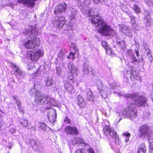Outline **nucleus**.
I'll use <instances>...</instances> for the list:
<instances>
[{
  "label": "nucleus",
  "instance_id": "obj_1",
  "mask_svg": "<svg viewBox=\"0 0 153 153\" xmlns=\"http://www.w3.org/2000/svg\"><path fill=\"white\" fill-rule=\"evenodd\" d=\"M37 29H33L32 30L26 29L23 32V33L28 36L30 38H29L23 41V46L27 48L33 49V51L28 52L27 54L28 58L31 60H36L39 59L40 57L43 55V52L40 50L33 49L36 46L39 44V42H36L37 38L35 36L37 34Z\"/></svg>",
  "mask_w": 153,
  "mask_h": 153
},
{
  "label": "nucleus",
  "instance_id": "obj_2",
  "mask_svg": "<svg viewBox=\"0 0 153 153\" xmlns=\"http://www.w3.org/2000/svg\"><path fill=\"white\" fill-rule=\"evenodd\" d=\"M34 102L39 105L46 103L52 106H55L56 104V101L54 98L49 97L48 95L42 94L40 92L36 93Z\"/></svg>",
  "mask_w": 153,
  "mask_h": 153
},
{
  "label": "nucleus",
  "instance_id": "obj_3",
  "mask_svg": "<svg viewBox=\"0 0 153 153\" xmlns=\"http://www.w3.org/2000/svg\"><path fill=\"white\" fill-rule=\"evenodd\" d=\"M124 97L131 98L134 102L133 105H136L138 107H144L147 103L148 100L146 97L142 95H139L137 93L127 94L124 95Z\"/></svg>",
  "mask_w": 153,
  "mask_h": 153
},
{
  "label": "nucleus",
  "instance_id": "obj_4",
  "mask_svg": "<svg viewBox=\"0 0 153 153\" xmlns=\"http://www.w3.org/2000/svg\"><path fill=\"white\" fill-rule=\"evenodd\" d=\"M94 25L98 29V32L106 36L112 35L115 33V31L110 26L104 22L103 19Z\"/></svg>",
  "mask_w": 153,
  "mask_h": 153
},
{
  "label": "nucleus",
  "instance_id": "obj_5",
  "mask_svg": "<svg viewBox=\"0 0 153 153\" xmlns=\"http://www.w3.org/2000/svg\"><path fill=\"white\" fill-rule=\"evenodd\" d=\"M86 13L88 14V16L89 17V19L91 20V23L94 25L102 19V18L98 16L99 14L98 10L95 8H92L87 10Z\"/></svg>",
  "mask_w": 153,
  "mask_h": 153
},
{
  "label": "nucleus",
  "instance_id": "obj_6",
  "mask_svg": "<svg viewBox=\"0 0 153 153\" xmlns=\"http://www.w3.org/2000/svg\"><path fill=\"white\" fill-rule=\"evenodd\" d=\"M65 19L64 17H60L59 19L56 20L53 24L57 28L62 29L64 30H71L73 26L72 23L70 22L65 24Z\"/></svg>",
  "mask_w": 153,
  "mask_h": 153
},
{
  "label": "nucleus",
  "instance_id": "obj_7",
  "mask_svg": "<svg viewBox=\"0 0 153 153\" xmlns=\"http://www.w3.org/2000/svg\"><path fill=\"white\" fill-rule=\"evenodd\" d=\"M123 114L125 117L133 120L137 117V111L134 105L131 104L128 108H126L123 111Z\"/></svg>",
  "mask_w": 153,
  "mask_h": 153
},
{
  "label": "nucleus",
  "instance_id": "obj_8",
  "mask_svg": "<svg viewBox=\"0 0 153 153\" xmlns=\"http://www.w3.org/2000/svg\"><path fill=\"white\" fill-rule=\"evenodd\" d=\"M139 137L144 138L148 137L151 134V127L146 124L143 125L139 128Z\"/></svg>",
  "mask_w": 153,
  "mask_h": 153
},
{
  "label": "nucleus",
  "instance_id": "obj_9",
  "mask_svg": "<svg viewBox=\"0 0 153 153\" xmlns=\"http://www.w3.org/2000/svg\"><path fill=\"white\" fill-rule=\"evenodd\" d=\"M29 143L34 149L39 152L42 151L43 147L42 145L38 140L30 138L29 139Z\"/></svg>",
  "mask_w": 153,
  "mask_h": 153
},
{
  "label": "nucleus",
  "instance_id": "obj_10",
  "mask_svg": "<svg viewBox=\"0 0 153 153\" xmlns=\"http://www.w3.org/2000/svg\"><path fill=\"white\" fill-rule=\"evenodd\" d=\"M97 84V88L99 90L102 97L104 99L107 98L108 97V94L107 92L104 89L102 81L100 80H98Z\"/></svg>",
  "mask_w": 153,
  "mask_h": 153
},
{
  "label": "nucleus",
  "instance_id": "obj_11",
  "mask_svg": "<svg viewBox=\"0 0 153 153\" xmlns=\"http://www.w3.org/2000/svg\"><path fill=\"white\" fill-rule=\"evenodd\" d=\"M67 7V4L65 3L59 4L55 7L54 12L56 14L59 15L65 11Z\"/></svg>",
  "mask_w": 153,
  "mask_h": 153
},
{
  "label": "nucleus",
  "instance_id": "obj_12",
  "mask_svg": "<svg viewBox=\"0 0 153 153\" xmlns=\"http://www.w3.org/2000/svg\"><path fill=\"white\" fill-rule=\"evenodd\" d=\"M103 132L106 135H110L113 138L116 137L117 136L116 131L107 125H106L104 128Z\"/></svg>",
  "mask_w": 153,
  "mask_h": 153
},
{
  "label": "nucleus",
  "instance_id": "obj_13",
  "mask_svg": "<svg viewBox=\"0 0 153 153\" xmlns=\"http://www.w3.org/2000/svg\"><path fill=\"white\" fill-rule=\"evenodd\" d=\"M65 131L67 134L77 135L78 134V129L74 126H68L66 127Z\"/></svg>",
  "mask_w": 153,
  "mask_h": 153
},
{
  "label": "nucleus",
  "instance_id": "obj_14",
  "mask_svg": "<svg viewBox=\"0 0 153 153\" xmlns=\"http://www.w3.org/2000/svg\"><path fill=\"white\" fill-rule=\"evenodd\" d=\"M127 53L131 58V62L133 64L136 65L139 64V63L142 62V64L143 65L144 63V62H143V58L137 60V59L135 57L134 54L132 53L131 50H128Z\"/></svg>",
  "mask_w": 153,
  "mask_h": 153
},
{
  "label": "nucleus",
  "instance_id": "obj_15",
  "mask_svg": "<svg viewBox=\"0 0 153 153\" xmlns=\"http://www.w3.org/2000/svg\"><path fill=\"white\" fill-rule=\"evenodd\" d=\"M115 35L117 39V44L118 45L119 47L123 49L125 46V42L122 38L123 36L121 35H119L115 33L112 34L113 36Z\"/></svg>",
  "mask_w": 153,
  "mask_h": 153
},
{
  "label": "nucleus",
  "instance_id": "obj_16",
  "mask_svg": "<svg viewBox=\"0 0 153 153\" xmlns=\"http://www.w3.org/2000/svg\"><path fill=\"white\" fill-rule=\"evenodd\" d=\"M145 15L144 17V22L147 27L151 25V19L150 13L147 10H145L144 13Z\"/></svg>",
  "mask_w": 153,
  "mask_h": 153
},
{
  "label": "nucleus",
  "instance_id": "obj_17",
  "mask_svg": "<svg viewBox=\"0 0 153 153\" xmlns=\"http://www.w3.org/2000/svg\"><path fill=\"white\" fill-rule=\"evenodd\" d=\"M12 67L14 68L15 75L18 77L24 78L25 76V73L17 67L16 65L12 64Z\"/></svg>",
  "mask_w": 153,
  "mask_h": 153
},
{
  "label": "nucleus",
  "instance_id": "obj_18",
  "mask_svg": "<svg viewBox=\"0 0 153 153\" xmlns=\"http://www.w3.org/2000/svg\"><path fill=\"white\" fill-rule=\"evenodd\" d=\"M36 0H17V2L22 3L23 5L28 7H33L35 3L34 1Z\"/></svg>",
  "mask_w": 153,
  "mask_h": 153
},
{
  "label": "nucleus",
  "instance_id": "obj_19",
  "mask_svg": "<svg viewBox=\"0 0 153 153\" xmlns=\"http://www.w3.org/2000/svg\"><path fill=\"white\" fill-rule=\"evenodd\" d=\"M68 70L71 72L70 74L71 76L70 77V79L72 80L73 79V73L76 74L77 73V69L73 63H70L68 64Z\"/></svg>",
  "mask_w": 153,
  "mask_h": 153
},
{
  "label": "nucleus",
  "instance_id": "obj_20",
  "mask_svg": "<svg viewBox=\"0 0 153 153\" xmlns=\"http://www.w3.org/2000/svg\"><path fill=\"white\" fill-rule=\"evenodd\" d=\"M48 119L51 123H54L56 120V110L53 109L51 110L48 114Z\"/></svg>",
  "mask_w": 153,
  "mask_h": 153
},
{
  "label": "nucleus",
  "instance_id": "obj_21",
  "mask_svg": "<svg viewBox=\"0 0 153 153\" xmlns=\"http://www.w3.org/2000/svg\"><path fill=\"white\" fill-rule=\"evenodd\" d=\"M77 102L79 105L81 107H84L86 105L82 97L80 95H79L77 97Z\"/></svg>",
  "mask_w": 153,
  "mask_h": 153
},
{
  "label": "nucleus",
  "instance_id": "obj_22",
  "mask_svg": "<svg viewBox=\"0 0 153 153\" xmlns=\"http://www.w3.org/2000/svg\"><path fill=\"white\" fill-rule=\"evenodd\" d=\"M9 0H0V7H3L6 5L12 7L14 8L13 5L16 6V5H13L12 4H8Z\"/></svg>",
  "mask_w": 153,
  "mask_h": 153
},
{
  "label": "nucleus",
  "instance_id": "obj_23",
  "mask_svg": "<svg viewBox=\"0 0 153 153\" xmlns=\"http://www.w3.org/2000/svg\"><path fill=\"white\" fill-rule=\"evenodd\" d=\"M86 98L87 100L90 102H92L94 100V97L90 89L87 92Z\"/></svg>",
  "mask_w": 153,
  "mask_h": 153
},
{
  "label": "nucleus",
  "instance_id": "obj_24",
  "mask_svg": "<svg viewBox=\"0 0 153 153\" xmlns=\"http://www.w3.org/2000/svg\"><path fill=\"white\" fill-rule=\"evenodd\" d=\"M69 16L71 19L76 18V10L74 8H72L70 13L69 14Z\"/></svg>",
  "mask_w": 153,
  "mask_h": 153
},
{
  "label": "nucleus",
  "instance_id": "obj_25",
  "mask_svg": "<svg viewBox=\"0 0 153 153\" xmlns=\"http://www.w3.org/2000/svg\"><path fill=\"white\" fill-rule=\"evenodd\" d=\"M76 143L81 144H83L85 146H88V144L86 143L83 139L79 137H76L74 140Z\"/></svg>",
  "mask_w": 153,
  "mask_h": 153
},
{
  "label": "nucleus",
  "instance_id": "obj_26",
  "mask_svg": "<svg viewBox=\"0 0 153 153\" xmlns=\"http://www.w3.org/2000/svg\"><path fill=\"white\" fill-rule=\"evenodd\" d=\"M118 84L113 82L109 84L110 88L113 90H116L117 91L120 90V87L117 85Z\"/></svg>",
  "mask_w": 153,
  "mask_h": 153
},
{
  "label": "nucleus",
  "instance_id": "obj_27",
  "mask_svg": "<svg viewBox=\"0 0 153 153\" xmlns=\"http://www.w3.org/2000/svg\"><path fill=\"white\" fill-rule=\"evenodd\" d=\"M64 87L65 89L68 90L70 93H71L74 90L73 86L70 83L65 84Z\"/></svg>",
  "mask_w": 153,
  "mask_h": 153
},
{
  "label": "nucleus",
  "instance_id": "obj_28",
  "mask_svg": "<svg viewBox=\"0 0 153 153\" xmlns=\"http://www.w3.org/2000/svg\"><path fill=\"white\" fill-rule=\"evenodd\" d=\"M45 81L46 84V85L48 86H51L53 83L52 79L50 77H48L46 78Z\"/></svg>",
  "mask_w": 153,
  "mask_h": 153
},
{
  "label": "nucleus",
  "instance_id": "obj_29",
  "mask_svg": "<svg viewBox=\"0 0 153 153\" xmlns=\"http://www.w3.org/2000/svg\"><path fill=\"white\" fill-rule=\"evenodd\" d=\"M128 15L130 18L131 23L133 24L134 26L135 27L137 26V25L135 24V17L132 14V13L131 12V13H128Z\"/></svg>",
  "mask_w": 153,
  "mask_h": 153
},
{
  "label": "nucleus",
  "instance_id": "obj_30",
  "mask_svg": "<svg viewBox=\"0 0 153 153\" xmlns=\"http://www.w3.org/2000/svg\"><path fill=\"white\" fill-rule=\"evenodd\" d=\"M146 148L144 144H141L139 147L138 153H146Z\"/></svg>",
  "mask_w": 153,
  "mask_h": 153
},
{
  "label": "nucleus",
  "instance_id": "obj_31",
  "mask_svg": "<svg viewBox=\"0 0 153 153\" xmlns=\"http://www.w3.org/2000/svg\"><path fill=\"white\" fill-rule=\"evenodd\" d=\"M130 77L134 78V77H135L136 75L137 74L136 73V71L135 70L134 68L132 66H130Z\"/></svg>",
  "mask_w": 153,
  "mask_h": 153
},
{
  "label": "nucleus",
  "instance_id": "obj_32",
  "mask_svg": "<svg viewBox=\"0 0 153 153\" xmlns=\"http://www.w3.org/2000/svg\"><path fill=\"white\" fill-rule=\"evenodd\" d=\"M92 69L91 68H90L88 65H84L83 71L85 74H87L89 73V72Z\"/></svg>",
  "mask_w": 153,
  "mask_h": 153
},
{
  "label": "nucleus",
  "instance_id": "obj_33",
  "mask_svg": "<svg viewBox=\"0 0 153 153\" xmlns=\"http://www.w3.org/2000/svg\"><path fill=\"white\" fill-rule=\"evenodd\" d=\"M123 135L124 137L125 142L126 143V145L127 143L128 142L129 138L130 136V134L128 132H125L123 133Z\"/></svg>",
  "mask_w": 153,
  "mask_h": 153
},
{
  "label": "nucleus",
  "instance_id": "obj_34",
  "mask_svg": "<svg viewBox=\"0 0 153 153\" xmlns=\"http://www.w3.org/2000/svg\"><path fill=\"white\" fill-rule=\"evenodd\" d=\"M21 124L24 127H26L28 125V121L26 120L21 119L19 121Z\"/></svg>",
  "mask_w": 153,
  "mask_h": 153
},
{
  "label": "nucleus",
  "instance_id": "obj_35",
  "mask_svg": "<svg viewBox=\"0 0 153 153\" xmlns=\"http://www.w3.org/2000/svg\"><path fill=\"white\" fill-rule=\"evenodd\" d=\"M133 9L135 12L137 13H139L140 12V9L139 7L136 4L134 5Z\"/></svg>",
  "mask_w": 153,
  "mask_h": 153
},
{
  "label": "nucleus",
  "instance_id": "obj_36",
  "mask_svg": "<svg viewBox=\"0 0 153 153\" xmlns=\"http://www.w3.org/2000/svg\"><path fill=\"white\" fill-rule=\"evenodd\" d=\"M12 97L13 99L16 102V103L18 107L20 106L21 104V102L20 100L18 99V98L15 96H13Z\"/></svg>",
  "mask_w": 153,
  "mask_h": 153
},
{
  "label": "nucleus",
  "instance_id": "obj_37",
  "mask_svg": "<svg viewBox=\"0 0 153 153\" xmlns=\"http://www.w3.org/2000/svg\"><path fill=\"white\" fill-rule=\"evenodd\" d=\"M39 126L43 130H46L47 127L45 124L42 123H40L39 124Z\"/></svg>",
  "mask_w": 153,
  "mask_h": 153
},
{
  "label": "nucleus",
  "instance_id": "obj_38",
  "mask_svg": "<svg viewBox=\"0 0 153 153\" xmlns=\"http://www.w3.org/2000/svg\"><path fill=\"white\" fill-rule=\"evenodd\" d=\"M124 34L129 37H131L132 36L131 31L128 27H127V28L126 29V31L125 32Z\"/></svg>",
  "mask_w": 153,
  "mask_h": 153
},
{
  "label": "nucleus",
  "instance_id": "obj_39",
  "mask_svg": "<svg viewBox=\"0 0 153 153\" xmlns=\"http://www.w3.org/2000/svg\"><path fill=\"white\" fill-rule=\"evenodd\" d=\"M120 31L124 33L126 31V29L127 28V27L124 25H122L120 26Z\"/></svg>",
  "mask_w": 153,
  "mask_h": 153
},
{
  "label": "nucleus",
  "instance_id": "obj_40",
  "mask_svg": "<svg viewBox=\"0 0 153 153\" xmlns=\"http://www.w3.org/2000/svg\"><path fill=\"white\" fill-rule=\"evenodd\" d=\"M101 44L102 46L105 48L106 51V52H107L108 50H107V48H108V46L107 43L105 41H103L102 42Z\"/></svg>",
  "mask_w": 153,
  "mask_h": 153
},
{
  "label": "nucleus",
  "instance_id": "obj_41",
  "mask_svg": "<svg viewBox=\"0 0 153 153\" xmlns=\"http://www.w3.org/2000/svg\"><path fill=\"white\" fill-rule=\"evenodd\" d=\"M151 51H148L147 52V55L149 59V61L151 62L153 59L152 55L151 54Z\"/></svg>",
  "mask_w": 153,
  "mask_h": 153
},
{
  "label": "nucleus",
  "instance_id": "obj_42",
  "mask_svg": "<svg viewBox=\"0 0 153 153\" xmlns=\"http://www.w3.org/2000/svg\"><path fill=\"white\" fill-rule=\"evenodd\" d=\"M37 92L39 91L36 90L34 88H32L31 89L30 91V93L31 95L34 94V93L35 95V99H36V93Z\"/></svg>",
  "mask_w": 153,
  "mask_h": 153
},
{
  "label": "nucleus",
  "instance_id": "obj_43",
  "mask_svg": "<svg viewBox=\"0 0 153 153\" xmlns=\"http://www.w3.org/2000/svg\"><path fill=\"white\" fill-rule=\"evenodd\" d=\"M84 2V4L83 3H82V4H80V5L82 7H84L85 6V5H86V6H88L90 4L91 2L90 0H85Z\"/></svg>",
  "mask_w": 153,
  "mask_h": 153
},
{
  "label": "nucleus",
  "instance_id": "obj_44",
  "mask_svg": "<svg viewBox=\"0 0 153 153\" xmlns=\"http://www.w3.org/2000/svg\"><path fill=\"white\" fill-rule=\"evenodd\" d=\"M148 138L149 139L150 145H153V135L151 134Z\"/></svg>",
  "mask_w": 153,
  "mask_h": 153
},
{
  "label": "nucleus",
  "instance_id": "obj_45",
  "mask_svg": "<svg viewBox=\"0 0 153 153\" xmlns=\"http://www.w3.org/2000/svg\"><path fill=\"white\" fill-rule=\"evenodd\" d=\"M122 10L123 11L127 13L128 15V13H131V12L129 11L128 8L127 7H126V6H123L122 7Z\"/></svg>",
  "mask_w": 153,
  "mask_h": 153
},
{
  "label": "nucleus",
  "instance_id": "obj_46",
  "mask_svg": "<svg viewBox=\"0 0 153 153\" xmlns=\"http://www.w3.org/2000/svg\"><path fill=\"white\" fill-rule=\"evenodd\" d=\"M74 54L73 52H71L68 56L67 57L69 59H74L75 58V57L74 56Z\"/></svg>",
  "mask_w": 153,
  "mask_h": 153
},
{
  "label": "nucleus",
  "instance_id": "obj_47",
  "mask_svg": "<svg viewBox=\"0 0 153 153\" xmlns=\"http://www.w3.org/2000/svg\"><path fill=\"white\" fill-rule=\"evenodd\" d=\"M10 131L12 134H14L16 132V127L14 126H13L12 127V126H10Z\"/></svg>",
  "mask_w": 153,
  "mask_h": 153
},
{
  "label": "nucleus",
  "instance_id": "obj_48",
  "mask_svg": "<svg viewBox=\"0 0 153 153\" xmlns=\"http://www.w3.org/2000/svg\"><path fill=\"white\" fill-rule=\"evenodd\" d=\"M143 46L145 50L147 52L148 51H151L149 50V46L146 43H143Z\"/></svg>",
  "mask_w": 153,
  "mask_h": 153
},
{
  "label": "nucleus",
  "instance_id": "obj_49",
  "mask_svg": "<svg viewBox=\"0 0 153 153\" xmlns=\"http://www.w3.org/2000/svg\"><path fill=\"white\" fill-rule=\"evenodd\" d=\"M75 153H85L84 149H79L76 150Z\"/></svg>",
  "mask_w": 153,
  "mask_h": 153
},
{
  "label": "nucleus",
  "instance_id": "obj_50",
  "mask_svg": "<svg viewBox=\"0 0 153 153\" xmlns=\"http://www.w3.org/2000/svg\"><path fill=\"white\" fill-rule=\"evenodd\" d=\"M65 53V50L62 49L60 51V56H61L62 57L64 56Z\"/></svg>",
  "mask_w": 153,
  "mask_h": 153
},
{
  "label": "nucleus",
  "instance_id": "obj_51",
  "mask_svg": "<svg viewBox=\"0 0 153 153\" xmlns=\"http://www.w3.org/2000/svg\"><path fill=\"white\" fill-rule=\"evenodd\" d=\"M114 138L115 139V144L117 145L119 144L120 143V140L118 136H117L116 137H114Z\"/></svg>",
  "mask_w": 153,
  "mask_h": 153
},
{
  "label": "nucleus",
  "instance_id": "obj_52",
  "mask_svg": "<svg viewBox=\"0 0 153 153\" xmlns=\"http://www.w3.org/2000/svg\"><path fill=\"white\" fill-rule=\"evenodd\" d=\"M58 88L56 85H54L51 87V90L53 91H56L58 90Z\"/></svg>",
  "mask_w": 153,
  "mask_h": 153
},
{
  "label": "nucleus",
  "instance_id": "obj_53",
  "mask_svg": "<svg viewBox=\"0 0 153 153\" xmlns=\"http://www.w3.org/2000/svg\"><path fill=\"white\" fill-rule=\"evenodd\" d=\"M149 152V153H153V145H150Z\"/></svg>",
  "mask_w": 153,
  "mask_h": 153
},
{
  "label": "nucleus",
  "instance_id": "obj_54",
  "mask_svg": "<svg viewBox=\"0 0 153 153\" xmlns=\"http://www.w3.org/2000/svg\"><path fill=\"white\" fill-rule=\"evenodd\" d=\"M72 47L73 48V50L75 52L77 51V48L75 45L73 44Z\"/></svg>",
  "mask_w": 153,
  "mask_h": 153
},
{
  "label": "nucleus",
  "instance_id": "obj_55",
  "mask_svg": "<svg viewBox=\"0 0 153 153\" xmlns=\"http://www.w3.org/2000/svg\"><path fill=\"white\" fill-rule=\"evenodd\" d=\"M145 2L147 4H150V3L153 2V0H145Z\"/></svg>",
  "mask_w": 153,
  "mask_h": 153
},
{
  "label": "nucleus",
  "instance_id": "obj_56",
  "mask_svg": "<svg viewBox=\"0 0 153 153\" xmlns=\"http://www.w3.org/2000/svg\"><path fill=\"white\" fill-rule=\"evenodd\" d=\"M94 1L96 3H101L103 2V0H94Z\"/></svg>",
  "mask_w": 153,
  "mask_h": 153
},
{
  "label": "nucleus",
  "instance_id": "obj_57",
  "mask_svg": "<svg viewBox=\"0 0 153 153\" xmlns=\"http://www.w3.org/2000/svg\"><path fill=\"white\" fill-rule=\"evenodd\" d=\"M64 121L65 122H66L67 123H70V120L68 118L66 117L65 118V119L64 120Z\"/></svg>",
  "mask_w": 153,
  "mask_h": 153
},
{
  "label": "nucleus",
  "instance_id": "obj_58",
  "mask_svg": "<svg viewBox=\"0 0 153 153\" xmlns=\"http://www.w3.org/2000/svg\"><path fill=\"white\" fill-rule=\"evenodd\" d=\"M134 78H135L137 80H140V76L137 74L135 76V77H134Z\"/></svg>",
  "mask_w": 153,
  "mask_h": 153
},
{
  "label": "nucleus",
  "instance_id": "obj_59",
  "mask_svg": "<svg viewBox=\"0 0 153 153\" xmlns=\"http://www.w3.org/2000/svg\"><path fill=\"white\" fill-rule=\"evenodd\" d=\"M61 72L60 68H56V73L58 74H59Z\"/></svg>",
  "mask_w": 153,
  "mask_h": 153
},
{
  "label": "nucleus",
  "instance_id": "obj_60",
  "mask_svg": "<svg viewBox=\"0 0 153 153\" xmlns=\"http://www.w3.org/2000/svg\"><path fill=\"white\" fill-rule=\"evenodd\" d=\"M28 68L29 70H32L35 71H36V68L34 66L31 67V68L29 67Z\"/></svg>",
  "mask_w": 153,
  "mask_h": 153
},
{
  "label": "nucleus",
  "instance_id": "obj_61",
  "mask_svg": "<svg viewBox=\"0 0 153 153\" xmlns=\"http://www.w3.org/2000/svg\"><path fill=\"white\" fill-rule=\"evenodd\" d=\"M88 153H94V152L93 149L90 148L88 150Z\"/></svg>",
  "mask_w": 153,
  "mask_h": 153
},
{
  "label": "nucleus",
  "instance_id": "obj_62",
  "mask_svg": "<svg viewBox=\"0 0 153 153\" xmlns=\"http://www.w3.org/2000/svg\"><path fill=\"white\" fill-rule=\"evenodd\" d=\"M36 127L35 126H34L33 127H31L30 128V129L31 130L35 131L36 130Z\"/></svg>",
  "mask_w": 153,
  "mask_h": 153
},
{
  "label": "nucleus",
  "instance_id": "obj_63",
  "mask_svg": "<svg viewBox=\"0 0 153 153\" xmlns=\"http://www.w3.org/2000/svg\"><path fill=\"white\" fill-rule=\"evenodd\" d=\"M135 53H136V55L137 56H139L140 54L139 53V51L138 50H135Z\"/></svg>",
  "mask_w": 153,
  "mask_h": 153
},
{
  "label": "nucleus",
  "instance_id": "obj_64",
  "mask_svg": "<svg viewBox=\"0 0 153 153\" xmlns=\"http://www.w3.org/2000/svg\"><path fill=\"white\" fill-rule=\"evenodd\" d=\"M70 73H71V72L69 71V73L68 75V76L69 79H70V77L71 76V74H70Z\"/></svg>",
  "mask_w": 153,
  "mask_h": 153
}]
</instances>
